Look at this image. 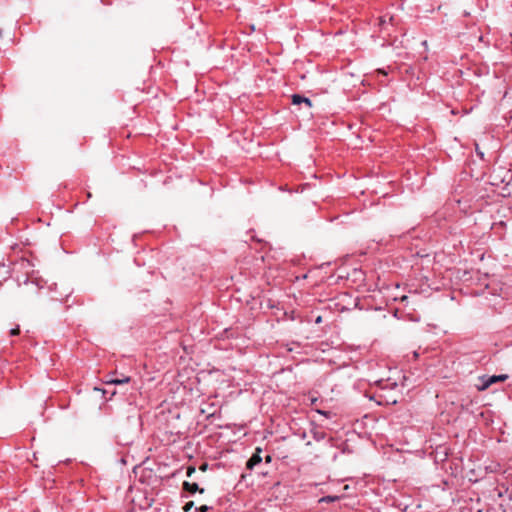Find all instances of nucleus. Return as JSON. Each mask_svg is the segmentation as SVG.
Here are the masks:
<instances>
[{
  "mask_svg": "<svg viewBox=\"0 0 512 512\" xmlns=\"http://www.w3.org/2000/svg\"><path fill=\"white\" fill-rule=\"evenodd\" d=\"M378 396H379V398H381V400L378 401V404H380V405L383 404L384 402L387 404L397 403V398L393 397L392 395H385V394L381 393Z\"/></svg>",
  "mask_w": 512,
  "mask_h": 512,
  "instance_id": "7",
  "label": "nucleus"
},
{
  "mask_svg": "<svg viewBox=\"0 0 512 512\" xmlns=\"http://www.w3.org/2000/svg\"><path fill=\"white\" fill-rule=\"evenodd\" d=\"M194 472H195V468L194 467H188V469H187V476H191L192 473H194Z\"/></svg>",
  "mask_w": 512,
  "mask_h": 512,
  "instance_id": "13",
  "label": "nucleus"
},
{
  "mask_svg": "<svg viewBox=\"0 0 512 512\" xmlns=\"http://www.w3.org/2000/svg\"><path fill=\"white\" fill-rule=\"evenodd\" d=\"M188 508H191V505L186 504L185 510H188Z\"/></svg>",
  "mask_w": 512,
  "mask_h": 512,
  "instance_id": "20",
  "label": "nucleus"
},
{
  "mask_svg": "<svg viewBox=\"0 0 512 512\" xmlns=\"http://www.w3.org/2000/svg\"><path fill=\"white\" fill-rule=\"evenodd\" d=\"M250 484H253V478H252V475L249 474H242L241 475V479L239 480V482L237 483L236 485V489L241 492L243 491L245 488H247Z\"/></svg>",
  "mask_w": 512,
  "mask_h": 512,
  "instance_id": "3",
  "label": "nucleus"
},
{
  "mask_svg": "<svg viewBox=\"0 0 512 512\" xmlns=\"http://www.w3.org/2000/svg\"><path fill=\"white\" fill-rule=\"evenodd\" d=\"M376 384L378 385L380 390L383 392L385 390L392 391V390H395L398 388L397 382L391 381L390 379H387V380L380 379V380L376 381Z\"/></svg>",
  "mask_w": 512,
  "mask_h": 512,
  "instance_id": "2",
  "label": "nucleus"
},
{
  "mask_svg": "<svg viewBox=\"0 0 512 512\" xmlns=\"http://www.w3.org/2000/svg\"><path fill=\"white\" fill-rule=\"evenodd\" d=\"M207 467H208V464L204 463V464H202V465L200 466V470H201V471H206Z\"/></svg>",
  "mask_w": 512,
  "mask_h": 512,
  "instance_id": "17",
  "label": "nucleus"
},
{
  "mask_svg": "<svg viewBox=\"0 0 512 512\" xmlns=\"http://www.w3.org/2000/svg\"><path fill=\"white\" fill-rule=\"evenodd\" d=\"M19 332H20L19 327H16V328L11 329L10 334L15 336V335H18Z\"/></svg>",
  "mask_w": 512,
  "mask_h": 512,
  "instance_id": "12",
  "label": "nucleus"
},
{
  "mask_svg": "<svg viewBox=\"0 0 512 512\" xmlns=\"http://www.w3.org/2000/svg\"><path fill=\"white\" fill-rule=\"evenodd\" d=\"M183 487L186 491L191 492V493H194L196 491H200L201 493H203V491H204L203 489H199L198 484L189 483L186 481L183 483Z\"/></svg>",
  "mask_w": 512,
  "mask_h": 512,
  "instance_id": "8",
  "label": "nucleus"
},
{
  "mask_svg": "<svg viewBox=\"0 0 512 512\" xmlns=\"http://www.w3.org/2000/svg\"><path fill=\"white\" fill-rule=\"evenodd\" d=\"M208 510H209V507H208V506H206V505H203V506H201V507L199 508V511H200V512H207Z\"/></svg>",
  "mask_w": 512,
  "mask_h": 512,
  "instance_id": "14",
  "label": "nucleus"
},
{
  "mask_svg": "<svg viewBox=\"0 0 512 512\" xmlns=\"http://www.w3.org/2000/svg\"><path fill=\"white\" fill-rule=\"evenodd\" d=\"M256 465V452L251 455L249 460L246 463V468L248 470H252L254 466Z\"/></svg>",
  "mask_w": 512,
  "mask_h": 512,
  "instance_id": "10",
  "label": "nucleus"
},
{
  "mask_svg": "<svg viewBox=\"0 0 512 512\" xmlns=\"http://www.w3.org/2000/svg\"><path fill=\"white\" fill-rule=\"evenodd\" d=\"M24 284H25V287L23 289H21V295L23 297L33 296V295L38 294V292L40 290L38 283H35L34 281L26 280Z\"/></svg>",
  "mask_w": 512,
  "mask_h": 512,
  "instance_id": "1",
  "label": "nucleus"
},
{
  "mask_svg": "<svg viewBox=\"0 0 512 512\" xmlns=\"http://www.w3.org/2000/svg\"><path fill=\"white\" fill-rule=\"evenodd\" d=\"M313 438L316 441H320L325 438V434L323 432L315 431V432H313Z\"/></svg>",
  "mask_w": 512,
  "mask_h": 512,
  "instance_id": "11",
  "label": "nucleus"
},
{
  "mask_svg": "<svg viewBox=\"0 0 512 512\" xmlns=\"http://www.w3.org/2000/svg\"><path fill=\"white\" fill-rule=\"evenodd\" d=\"M507 379V375H493L489 377V379L484 383L482 389L488 388L491 384L498 381H505Z\"/></svg>",
  "mask_w": 512,
  "mask_h": 512,
  "instance_id": "6",
  "label": "nucleus"
},
{
  "mask_svg": "<svg viewBox=\"0 0 512 512\" xmlns=\"http://www.w3.org/2000/svg\"><path fill=\"white\" fill-rule=\"evenodd\" d=\"M188 508H191V505L186 504L185 510H188Z\"/></svg>",
  "mask_w": 512,
  "mask_h": 512,
  "instance_id": "21",
  "label": "nucleus"
},
{
  "mask_svg": "<svg viewBox=\"0 0 512 512\" xmlns=\"http://www.w3.org/2000/svg\"><path fill=\"white\" fill-rule=\"evenodd\" d=\"M320 414L327 415V412L319 411Z\"/></svg>",
  "mask_w": 512,
  "mask_h": 512,
  "instance_id": "22",
  "label": "nucleus"
},
{
  "mask_svg": "<svg viewBox=\"0 0 512 512\" xmlns=\"http://www.w3.org/2000/svg\"><path fill=\"white\" fill-rule=\"evenodd\" d=\"M476 153H477L481 158H483L484 153H483V152H481V150H479L478 145H476Z\"/></svg>",
  "mask_w": 512,
  "mask_h": 512,
  "instance_id": "15",
  "label": "nucleus"
},
{
  "mask_svg": "<svg viewBox=\"0 0 512 512\" xmlns=\"http://www.w3.org/2000/svg\"><path fill=\"white\" fill-rule=\"evenodd\" d=\"M321 321V317H318L316 322L319 323Z\"/></svg>",
  "mask_w": 512,
  "mask_h": 512,
  "instance_id": "24",
  "label": "nucleus"
},
{
  "mask_svg": "<svg viewBox=\"0 0 512 512\" xmlns=\"http://www.w3.org/2000/svg\"><path fill=\"white\" fill-rule=\"evenodd\" d=\"M271 461V456L267 455L266 456V462H270Z\"/></svg>",
  "mask_w": 512,
  "mask_h": 512,
  "instance_id": "18",
  "label": "nucleus"
},
{
  "mask_svg": "<svg viewBox=\"0 0 512 512\" xmlns=\"http://www.w3.org/2000/svg\"><path fill=\"white\" fill-rule=\"evenodd\" d=\"M260 453H261V449L258 448V458H257L258 465H260V463L262 462V457L260 456Z\"/></svg>",
  "mask_w": 512,
  "mask_h": 512,
  "instance_id": "16",
  "label": "nucleus"
},
{
  "mask_svg": "<svg viewBox=\"0 0 512 512\" xmlns=\"http://www.w3.org/2000/svg\"><path fill=\"white\" fill-rule=\"evenodd\" d=\"M407 299V296L402 297V301H405Z\"/></svg>",
  "mask_w": 512,
  "mask_h": 512,
  "instance_id": "25",
  "label": "nucleus"
},
{
  "mask_svg": "<svg viewBox=\"0 0 512 512\" xmlns=\"http://www.w3.org/2000/svg\"><path fill=\"white\" fill-rule=\"evenodd\" d=\"M340 498H341V497H340V496H337V495H334V496H332V495H327V496L322 497V498L319 500V502H321V503H322V502H325V503H331V502H336V501L340 500Z\"/></svg>",
  "mask_w": 512,
  "mask_h": 512,
  "instance_id": "9",
  "label": "nucleus"
},
{
  "mask_svg": "<svg viewBox=\"0 0 512 512\" xmlns=\"http://www.w3.org/2000/svg\"><path fill=\"white\" fill-rule=\"evenodd\" d=\"M262 475H266L268 472L267 471H261L260 472Z\"/></svg>",
  "mask_w": 512,
  "mask_h": 512,
  "instance_id": "23",
  "label": "nucleus"
},
{
  "mask_svg": "<svg viewBox=\"0 0 512 512\" xmlns=\"http://www.w3.org/2000/svg\"><path fill=\"white\" fill-rule=\"evenodd\" d=\"M188 508H191V505L186 504L185 510H188Z\"/></svg>",
  "mask_w": 512,
  "mask_h": 512,
  "instance_id": "19",
  "label": "nucleus"
},
{
  "mask_svg": "<svg viewBox=\"0 0 512 512\" xmlns=\"http://www.w3.org/2000/svg\"><path fill=\"white\" fill-rule=\"evenodd\" d=\"M292 104L294 105H301L305 104L308 109L312 107V102L309 98L302 96L300 94H293L291 96Z\"/></svg>",
  "mask_w": 512,
  "mask_h": 512,
  "instance_id": "4",
  "label": "nucleus"
},
{
  "mask_svg": "<svg viewBox=\"0 0 512 512\" xmlns=\"http://www.w3.org/2000/svg\"><path fill=\"white\" fill-rule=\"evenodd\" d=\"M131 378L129 376H122L121 378L109 377L105 382L106 384L120 385L129 383Z\"/></svg>",
  "mask_w": 512,
  "mask_h": 512,
  "instance_id": "5",
  "label": "nucleus"
}]
</instances>
